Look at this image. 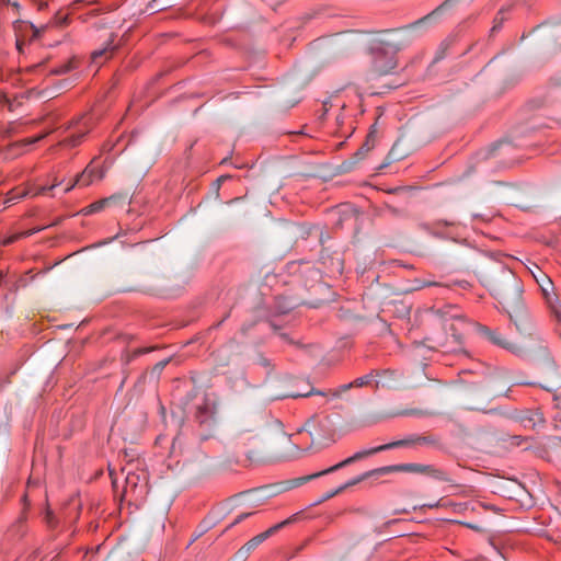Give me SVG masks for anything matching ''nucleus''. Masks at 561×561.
Segmentation results:
<instances>
[{
  "mask_svg": "<svg viewBox=\"0 0 561 561\" xmlns=\"http://www.w3.org/2000/svg\"><path fill=\"white\" fill-rule=\"evenodd\" d=\"M113 49H114L113 47H110V45H107L106 47H104V48H102V49H96V50H94V51L92 53V56H91V57H92L93 62H95V64H101V60H100V59H101L103 56L107 57L108 55H111V54H112V51H113Z\"/></svg>",
  "mask_w": 561,
  "mask_h": 561,
  "instance_id": "6ab92c4d",
  "label": "nucleus"
},
{
  "mask_svg": "<svg viewBox=\"0 0 561 561\" xmlns=\"http://www.w3.org/2000/svg\"><path fill=\"white\" fill-rule=\"evenodd\" d=\"M61 182H56L54 183L53 185L50 186H41L38 187V190L34 193L35 195H39V194H46L50 191H53L56 186H58Z\"/></svg>",
  "mask_w": 561,
  "mask_h": 561,
  "instance_id": "a878e982",
  "label": "nucleus"
},
{
  "mask_svg": "<svg viewBox=\"0 0 561 561\" xmlns=\"http://www.w3.org/2000/svg\"><path fill=\"white\" fill-rule=\"evenodd\" d=\"M216 405L209 399H205L196 409V421L206 428H211L215 424Z\"/></svg>",
  "mask_w": 561,
  "mask_h": 561,
  "instance_id": "1a4fd4ad",
  "label": "nucleus"
},
{
  "mask_svg": "<svg viewBox=\"0 0 561 561\" xmlns=\"http://www.w3.org/2000/svg\"><path fill=\"white\" fill-rule=\"evenodd\" d=\"M274 425L280 427L282 423L265 410L254 409L242 412L232 423V435L236 439L252 440L259 438L264 430Z\"/></svg>",
  "mask_w": 561,
  "mask_h": 561,
  "instance_id": "f03ea898",
  "label": "nucleus"
},
{
  "mask_svg": "<svg viewBox=\"0 0 561 561\" xmlns=\"http://www.w3.org/2000/svg\"><path fill=\"white\" fill-rule=\"evenodd\" d=\"M264 489L253 490L244 493L243 496L248 503H257L264 497V495H262Z\"/></svg>",
  "mask_w": 561,
  "mask_h": 561,
  "instance_id": "aec40b11",
  "label": "nucleus"
},
{
  "mask_svg": "<svg viewBox=\"0 0 561 561\" xmlns=\"http://www.w3.org/2000/svg\"><path fill=\"white\" fill-rule=\"evenodd\" d=\"M367 474H363L360 477H357L348 482H346L345 484L341 485L340 488L336 489V492H342L344 491L346 488L348 486H352V485H355L357 484L358 482L363 481L365 479Z\"/></svg>",
  "mask_w": 561,
  "mask_h": 561,
  "instance_id": "393cba45",
  "label": "nucleus"
},
{
  "mask_svg": "<svg viewBox=\"0 0 561 561\" xmlns=\"http://www.w3.org/2000/svg\"><path fill=\"white\" fill-rule=\"evenodd\" d=\"M504 13H505V10L504 9H501L496 15V18L494 19V24L491 28V33H495L497 32L500 28H501V25L504 21Z\"/></svg>",
  "mask_w": 561,
  "mask_h": 561,
  "instance_id": "412c9836",
  "label": "nucleus"
},
{
  "mask_svg": "<svg viewBox=\"0 0 561 561\" xmlns=\"http://www.w3.org/2000/svg\"><path fill=\"white\" fill-rule=\"evenodd\" d=\"M453 221L448 220H437L434 222H422L420 227L428 233H433L435 236H440V230L445 227L453 226Z\"/></svg>",
  "mask_w": 561,
  "mask_h": 561,
  "instance_id": "2eb2a0df",
  "label": "nucleus"
},
{
  "mask_svg": "<svg viewBox=\"0 0 561 561\" xmlns=\"http://www.w3.org/2000/svg\"><path fill=\"white\" fill-rule=\"evenodd\" d=\"M252 513H242L240 515L237 516V518L234 519V522L231 524V525H236V524H239L241 523L243 519H245L247 517L251 516Z\"/></svg>",
  "mask_w": 561,
  "mask_h": 561,
  "instance_id": "c85d7f7f",
  "label": "nucleus"
},
{
  "mask_svg": "<svg viewBox=\"0 0 561 561\" xmlns=\"http://www.w3.org/2000/svg\"><path fill=\"white\" fill-rule=\"evenodd\" d=\"M26 517H19L9 528L8 536L14 540L22 539L27 534Z\"/></svg>",
  "mask_w": 561,
  "mask_h": 561,
  "instance_id": "4468645a",
  "label": "nucleus"
},
{
  "mask_svg": "<svg viewBox=\"0 0 561 561\" xmlns=\"http://www.w3.org/2000/svg\"><path fill=\"white\" fill-rule=\"evenodd\" d=\"M296 519V515H293L291 517L274 525L266 531L259 534L257 536L253 537L251 540H249L241 549V551H244L245 553H249L250 551L254 550L256 547H259L263 541H265L271 535L275 534L280 528L285 527L286 525L291 524Z\"/></svg>",
  "mask_w": 561,
  "mask_h": 561,
  "instance_id": "6e6552de",
  "label": "nucleus"
},
{
  "mask_svg": "<svg viewBox=\"0 0 561 561\" xmlns=\"http://www.w3.org/2000/svg\"><path fill=\"white\" fill-rule=\"evenodd\" d=\"M91 117H88L85 115L80 116L67 124L65 127L66 131H71V134L67 137H65L60 145L66 147H76L79 144H81L84 136L90 131L91 126Z\"/></svg>",
  "mask_w": 561,
  "mask_h": 561,
  "instance_id": "423d86ee",
  "label": "nucleus"
},
{
  "mask_svg": "<svg viewBox=\"0 0 561 561\" xmlns=\"http://www.w3.org/2000/svg\"><path fill=\"white\" fill-rule=\"evenodd\" d=\"M168 363H169V360H168V359H167V360H161V362H159V363L156 365L154 369H157V370H162V369L167 366V364H168Z\"/></svg>",
  "mask_w": 561,
  "mask_h": 561,
  "instance_id": "c756f323",
  "label": "nucleus"
},
{
  "mask_svg": "<svg viewBox=\"0 0 561 561\" xmlns=\"http://www.w3.org/2000/svg\"><path fill=\"white\" fill-rule=\"evenodd\" d=\"M2 279V273H0V280Z\"/></svg>",
  "mask_w": 561,
  "mask_h": 561,
  "instance_id": "e433bc0d",
  "label": "nucleus"
},
{
  "mask_svg": "<svg viewBox=\"0 0 561 561\" xmlns=\"http://www.w3.org/2000/svg\"><path fill=\"white\" fill-rule=\"evenodd\" d=\"M14 31H15V46L19 53H24L23 46L25 44V41L22 35H20V32H24L30 34V41L34 39L38 35V31L35 28V26L31 23L16 21L14 23Z\"/></svg>",
  "mask_w": 561,
  "mask_h": 561,
  "instance_id": "9b49d317",
  "label": "nucleus"
},
{
  "mask_svg": "<svg viewBox=\"0 0 561 561\" xmlns=\"http://www.w3.org/2000/svg\"><path fill=\"white\" fill-rule=\"evenodd\" d=\"M25 195H26V192H23L20 196H18V198L25 196Z\"/></svg>",
  "mask_w": 561,
  "mask_h": 561,
  "instance_id": "c9c22d12",
  "label": "nucleus"
},
{
  "mask_svg": "<svg viewBox=\"0 0 561 561\" xmlns=\"http://www.w3.org/2000/svg\"><path fill=\"white\" fill-rule=\"evenodd\" d=\"M495 298L504 306L512 321L524 313L523 284L510 270H503L492 288Z\"/></svg>",
  "mask_w": 561,
  "mask_h": 561,
  "instance_id": "f257e3e1",
  "label": "nucleus"
},
{
  "mask_svg": "<svg viewBox=\"0 0 561 561\" xmlns=\"http://www.w3.org/2000/svg\"><path fill=\"white\" fill-rule=\"evenodd\" d=\"M430 286H443L440 283H437V282H432V280H423L419 288H423V287H430Z\"/></svg>",
  "mask_w": 561,
  "mask_h": 561,
  "instance_id": "cd10ccee",
  "label": "nucleus"
},
{
  "mask_svg": "<svg viewBox=\"0 0 561 561\" xmlns=\"http://www.w3.org/2000/svg\"><path fill=\"white\" fill-rule=\"evenodd\" d=\"M419 446V443H417V435L416 434H411V435H408L405 436L404 438L402 439H398V440H393V442H390V443H387V444H383V445H380V446H377V447H373V448H368V449H364V450H359L357 453H355L353 456L344 459L343 461L323 470V471H320L318 473H314L313 476H311L310 478H318V477H321V476H324V474H329V473H332V472H335L336 470L339 469H342L355 461H358V460H362L364 459L365 457H368V456H371V455H375L377 453H380V451H386V450H390V449H393V448H400V447H407V448H415Z\"/></svg>",
  "mask_w": 561,
  "mask_h": 561,
  "instance_id": "7ed1b4c3",
  "label": "nucleus"
},
{
  "mask_svg": "<svg viewBox=\"0 0 561 561\" xmlns=\"http://www.w3.org/2000/svg\"><path fill=\"white\" fill-rule=\"evenodd\" d=\"M103 171H100L91 165H88L81 174L76 178V181L68 185L64 192H69L76 184L81 186H88L93 183L95 180H101L103 178Z\"/></svg>",
  "mask_w": 561,
  "mask_h": 561,
  "instance_id": "9d476101",
  "label": "nucleus"
},
{
  "mask_svg": "<svg viewBox=\"0 0 561 561\" xmlns=\"http://www.w3.org/2000/svg\"><path fill=\"white\" fill-rule=\"evenodd\" d=\"M327 106H328V103L324 102L323 105H322V107H323V115L328 112V107Z\"/></svg>",
  "mask_w": 561,
  "mask_h": 561,
  "instance_id": "473e14b6",
  "label": "nucleus"
},
{
  "mask_svg": "<svg viewBox=\"0 0 561 561\" xmlns=\"http://www.w3.org/2000/svg\"><path fill=\"white\" fill-rule=\"evenodd\" d=\"M76 68V62L73 59H70V60H67L65 61L64 64L57 66V67H54L50 72L54 73V75H66L68 72H70L72 69Z\"/></svg>",
  "mask_w": 561,
  "mask_h": 561,
  "instance_id": "a211bd4d",
  "label": "nucleus"
},
{
  "mask_svg": "<svg viewBox=\"0 0 561 561\" xmlns=\"http://www.w3.org/2000/svg\"><path fill=\"white\" fill-rule=\"evenodd\" d=\"M138 479H139L138 477L134 476L130 471H128L127 476H126V484H127V486H136Z\"/></svg>",
  "mask_w": 561,
  "mask_h": 561,
  "instance_id": "bb28decb",
  "label": "nucleus"
},
{
  "mask_svg": "<svg viewBox=\"0 0 561 561\" xmlns=\"http://www.w3.org/2000/svg\"><path fill=\"white\" fill-rule=\"evenodd\" d=\"M0 135H1L2 137H8V136L10 135V129H9V128H7V127H1V128H0Z\"/></svg>",
  "mask_w": 561,
  "mask_h": 561,
  "instance_id": "7c9ffc66",
  "label": "nucleus"
},
{
  "mask_svg": "<svg viewBox=\"0 0 561 561\" xmlns=\"http://www.w3.org/2000/svg\"><path fill=\"white\" fill-rule=\"evenodd\" d=\"M226 179V176L218 178V182H221Z\"/></svg>",
  "mask_w": 561,
  "mask_h": 561,
  "instance_id": "f704fd0d",
  "label": "nucleus"
},
{
  "mask_svg": "<svg viewBox=\"0 0 561 561\" xmlns=\"http://www.w3.org/2000/svg\"><path fill=\"white\" fill-rule=\"evenodd\" d=\"M381 472L389 473V472H410V473H417V474H424L428 476L437 481H448L447 473L438 469L432 465H422V463H399V465H391L387 466L380 469Z\"/></svg>",
  "mask_w": 561,
  "mask_h": 561,
  "instance_id": "20e7f679",
  "label": "nucleus"
},
{
  "mask_svg": "<svg viewBox=\"0 0 561 561\" xmlns=\"http://www.w3.org/2000/svg\"><path fill=\"white\" fill-rule=\"evenodd\" d=\"M44 522L49 529H54L57 525V519L49 510L45 513Z\"/></svg>",
  "mask_w": 561,
  "mask_h": 561,
  "instance_id": "4be33fe9",
  "label": "nucleus"
},
{
  "mask_svg": "<svg viewBox=\"0 0 561 561\" xmlns=\"http://www.w3.org/2000/svg\"><path fill=\"white\" fill-rule=\"evenodd\" d=\"M417 443L419 446H428L435 445L437 443V439L434 436L417 435Z\"/></svg>",
  "mask_w": 561,
  "mask_h": 561,
  "instance_id": "5701e85b",
  "label": "nucleus"
},
{
  "mask_svg": "<svg viewBox=\"0 0 561 561\" xmlns=\"http://www.w3.org/2000/svg\"><path fill=\"white\" fill-rule=\"evenodd\" d=\"M110 201H111V198H103V199L96 201V202L90 204L89 206H87L83 209V214L84 215H92V214L99 213L102 209H104V207L106 206V204Z\"/></svg>",
  "mask_w": 561,
  "mask_h": 561,
  "instance_id": "f3484780",
  "label": "nucleus"
},
{
  "mask_svg": "<svg viewBox=\"0 0 561 561\" xmlns=\"http://www.w3.org/2000/svg\"><path fill=\"white\" fill-rule=\"evenodd\" d=\"M339 493L340 492H336V490L335 491H330V493L325 496V499H330V497H332V496H334V495H336Z\"/></svg>",
  "mask_w": 561,
  "mask_h": 561,
  "instance_id": "2f4dec72",
  "label": "nucleus"
},
{
  "mask_svg": "<svg viewBox=\"0 0 561 561\" xmlns=\"http://www.w3.org/2000/svg\"><path fill=\"white\" fill-rule=\"evenodd\" d=\"M156 1H153L152 3L149 4V9L150 10H156V4H154Z\"/></svg>",
  "mask_w": 561,
  "mask_h": 561,
  "instance_id": "72a5a7b5",
  "label": "nucleus"
},
{
  "mask_svg": "<svg viewBox=\"0 0 561 561\" xmlns=\"http://www.w3.org/2000/svg\"><path fill=\"white\" fill-rule=\"evenodd\" d=\"M537 421L542 422L539 413H534L530 417H527V419L523 420L525 426H531V427L536 426Z\"/></svg>",
  "mask_w": 561,
  "mask_h": 561,
  "instance_id": "b1692460",
  "label": "nucleus"
},
{
  "mask_svg": "<svg viewBox=\"0 0 561 561\" xmlns=\"http://www.w3.org/2000/svg\"><path fill=\"white\" fill-rule=\"evenodd\" d=\"M45 137H46V134H41V135L35 136V137L26 138V139L22 140V141L13 144L12 148H19V149H21V151L19 153H23V152H25L28 149V147L37 144L38 141H41Z\"/></svg>",
  "mask_w": 561,
  "mask_h": 561,
  "instance_id": "dca6fc26",
  "label": "nucleus"
},
{
  "mask_svg": "<svg viewBox=\"0 0 561 561\" xmlns=\"http://www.w3.org/2000/svg\"><path fill=\"white\" fill-rule=\"evenodd\" d=\"M541 278L539 279L536 275V282L538 283L545 304L549 309L551 316L561 323V304L559 301L558 296L554 293V286L552 280L540 272Z\"/></svg>",
  "mask_w": 561,
  "mask_h": 561,
  "instance_id": "39448f33",
  "label": "nucleus"
},
{
  "mask_svg": "<svg viewBox=\"0 0 561 561\" xmlns=\"http://www.w3.org/2000/svg\"><path fill=\"white\" fill-rule=\"evenodd\" d=\"M373 381H375L376 386H378V381L375 380L374 371H371L365 376L358 377L352 382L344 383V385L340 386L332 392V397L340 398L342 396V393H344L345 391H347L354 387H364V386L370 385Z\"/></svg>",
  "mask_w": 561,
  "mask_h": 561,
  "instance_id": "f8f14e48",
  "label": "nucleus"
},
{
  "mask_svg": "<svg viewBox=\"0 0 561 561\" xmlns=\"http://www.w3.org/2000/svg\"><path fill=\"white\" fill-rule=\"evenodd\" d=\"M479 332L489 342H491L492 344H494L503 350L508 351L512 354H515L517 356H522L524 354V350L522 346L508 341L496 330H492L485 325H481L479 328Z\"/></svg>",
  "mask_w": 561,
  "mask_h": 561,
  "instance_id": "0eeeda50",
  "label": "nucleus"
},
{
  "mask_svg": "<svg viewBox=\"0 0 561 561\" xmlns=\"http://www.w3.org/2000/svg\"><path fill=\"white\" fill-rule=\"evenodd\" d=\"M312 394H317V396H321V397H327L328 396L327 392L321 391V390H317L316 388L311 387L306 392H288V393L273 394V396L266 397V399L270 400V401H275V400H282V399H285V398H293V399L307 398V397L312 396Z\"/></svg>",
  "mask_w": 561,
  "mask_h": 561,
  "instance_id": "ddd939ff",
  "label": "nucleus"
}]
</instances>
